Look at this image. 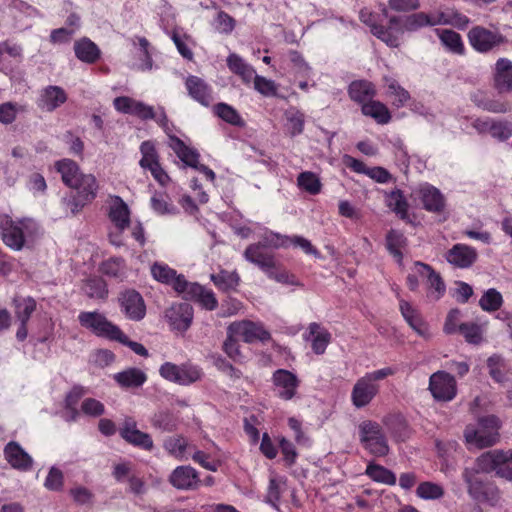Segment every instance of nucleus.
Here are the masks:
<instances>
[{
    "label": "nucleus",
    "instance_id": "nucleus-1",
    "mask_svg": "<svg viewBox=\"0 0 512 512\" xmlns=\"http://www.w3.org/2000/svg\"><path fill=\"white\" fill-rule=\"evenodd\" d=\"M40 234V226L29 217L12 218L0 214V237L3 243L14 251H21L32 245Z\"/></svg>",
    "mask_w": 512,
    "mask_h": 512
},
{
    "label": "nucleus",
    "instance_id": "nucleus-2",
    "mask_svg": "<svg viewBox=\"0 0 512 512\" xmlns=\"http://www.w3.org/2000/svg\"><path fill=\"white\" fill-rule=\"evenodd\" d=\"M431 26L430 14L417 12L406 17L392 16L388 22V31L377 29L378 39L389 47H399L405 32H416L421 28Z\"/></svg>",
    "mask_w": 512,
    "mask_h": 512
},
{
    "label": "nucleus",
    "instance_id": "nucleus-3",
    "mask_svg": "<svg viewBox=\"0 0 512 512\" xmlns=\"http://www.w3.org/2000/svg\"><path fill=\"white\" fill-rule=\"evenodd\" d=\"M477 458L473 467H465L462 471V478L467 487L468 495L476 502L495 506L501 499V493L493 482L484 481L480 474Z\"/></svg>",
    "mask_w": 512,
    "mask_h": 512
},
{
    "label": "nucleus",
    "instance_id": "nucleus-4",
    "mask_svg": "<svg viewBox=\"0 0 512 512\" xmlns=\"http://www.w3.org/2000/svg\"><path fill=\"white\" fill-rule=\"evenodd\" d=\"M501 423L495 415L478 419L477 424H469L464 430V439L469 448L483 449L498 442Z\"/></svg>",
    "mask_w": 512,
    "mask_h": 512
},
{
    "label": "nucleus",
    "instance_id": "nucleus-5",
    "mask_svg": "<svg viewBox=\"0 0 512 512\" xmlns=\"http://www.w3.org/2000/svg\"><path fill=\"white\" fill-rule=\"evenodd\" d=\"M391 367L368 372L357 379L352 391L351 402L357 409L368 406L380 391L379 381L394 374Z\"/></svg>",
    "mask_w": 512,
    "mask_h": 512
},
{
    "label": "nucleus",
    "instance_id": "nucleus-6",
    "mask_svg": "<svg viewBox=\"0 0 512 512\" xmlns=\"http://www.w3.org/2000/svg\"><path fill=\"white\" fill-rule=\"evenodd\" d=\"M477 463L483 474L494 473L497 477L512 482V449H495L482 453Z\"/></svg>",
    "mask_w": 512,
    "mask_h": 512
},
{
    "label": "nucleus",
    "instance_id": "nucleus-7",
    "mask_svg": "<svg viewBox=\"0 0 512 512\" xmlns=\"http://www.w3.org/2000/svg\"><path fill=\"white\" fill-rule=\"evenodd\" d=\"M359 440L371 455L383 457L389 453V445L382 426L372 420H364L358 426Z\"/></svg>",
    "mask_w": 512,
    "mask_h": 512
},
{
    "label": "nucleus",
    "instance_id": "nucleus-8",
    "mask_svg": "<svg viewBox=\"0 0 512 512\" xmlns=\"http://www.w3.org/2000/svg\"><path fill=\"white\" fill-rule=\"evenodd\" d=\"M159 374L163 379L181 386L191 385L203 377L202 369L189 362L180 365L165 362L159 367Z\"/></svg>",
    "mask_w": 512,
    "mask_h": 512
},
{
    "label": "nucleus",
    "instance_id": "nucleus-9",
    "mask_svg": "<svg viewBox=\"0 0 512 512\" xmlns=\"http://www.w3.org/2000/svg\"><path fill=\"white\" fill-rule=\"evenodd\" d=\"M78 320L82 327L90 330L96 336L110 340H115L117 336H121L120 328L108 321L99 312H81L78 315Z\"/></svg>",
    "mask_w": 512,
    "mask_h": 512
},
{
    "label": "nucleus",
    "instance_id": "nucleus-10",
    "mask_svg": "<svg viewBox=\"0 0 512 512\" xmlns=\"http://www.w3.org/2000/svg\"><path fill=\"white\" fill-rule=\"evenodd\" d=\"M428 390L436 401L450 402L457 395V382L446 371H436L429 378Z\"/></svg>",
    "mask_w": 512,
    "mask_h": 512
},
{
    "label": "nucleus",
    "instance_id": "nucleus-11",
    "mask_svg": "<svg viewBox=\"0 0 512 512\" xmlns=\"http://www.w3.org/2000/svg\"><path fill=\"white\" fill-rule=\"evenodd\" d=\"M176 292L186 299L198 302L207 310H214L218 305L213 291L205 289L198 283L188 282L185 278H180L176 282Z\"/></svg>",
    "mask_w": 512,
    "mask_h": 512
},
{
    "label": "nucleus",
    "instance_id": "nucleus-12",
    "mask_svg": "<svg viewBox=\"0 0 512 512\" xmlns=\"http://www.w3.org/2000/svg\"><path fill=\"white\" fill-rule=\"evenodd\" d=\"M468 40L470 45L481 53L489 52L506 42L501 33L482 26L473 27L468 33Z\"/></svg>",
    "mask_w": 512,
    "mask_h": 512
},
{
    "label": "nucleus",
    "instance_id": "nucleus-13",
    "mask_svg": "<svg viewBox=\"0 0 512 512\" xmlns=\"http://www.w3.org/2000/svg\"><path fill=\"white\" fill-rule=\"evenodd\" d=\"M275 395L284 401L292 400L300 386L297 375L286 369H278L272 375Z\"/></svg>",
    "mask_w": 512,
    "mask_h": 512
},
{
    "label": "nucleus",
    "instance_id": "nucleus-14",
    "mask_svg": "<svg viewBox=\"0 0 512 512\" xmlns=\"http://www.w3.org/2000/svg\"><path fill=\"white\" fill-rule=\"evenodd\" d=\"M412 197L419 200L422 207L431 213H440L445 209V197L439 189L428 184H420L412 192Z\"/></svg>",
    "mask_w": 512,
    "mask_h": 512
},
{
    "label": "nucleus",
    "instance_id": "nucleus-15",
    "mask_svg": "<svg viewBox=\"0 0 512 512\" xmlns=\"http://www.w3.org/2000/svg\"><path fill=\"white\" fill-rule=\"evenodd\" d=\"M416 273L424 281L427 290V298L432 301H438L446 292V285L440 276L430 265L423 262H416Z\"/></svg>",
    "mask_w": 512,
    "mask_h": 512
},
{
    "label": "nucleus",
    "instance_id": "nucleus-16",
    "mask_svg": "<svg viewBox=\"0 0 512 512\" xmlns=\"http://www.w3.org/2000/svg\"><path fill=\"white\" fill-rule=\"evenodd\" d=\"M231 333H237L238 336L246 343L256 341L266 342L270 340L271 335L264 325L260 322H252L249 320L235 321L230 324Z\"/></svg>",
    "mask_w": 512,
    "mask_h": 512
},
{
    "label": "nucleus",
    "instance_id": "nucleus-17",
    "mask_svg": "<svg viewBox=\"0 0 512 512\" xmlns=\"http://www.w3.org/2000/svg\"><path fill=\"white\" fill-rule=\"evenodd\" d=\"M71 188L77 191V198L73 201L71 208L72 213L75 214L96 197L98 183L94 175L83 174Z\"/></svg>",
    "mask_w": 512,
    "mask_h": 512
},
{
    "label": "nucleus",
    "instance_id": "nucleus-18",
    "mask_svg": "<svg viewBox=\"0 0 512 512\" xmlns=\"http://www.w3.org/2000/svg\"><path fill=\"white\" fill-rule=\"evenodd\" d=\"M120 436L129 444L139 447L146 451L153 449V440L148 433L142 432L137 428L136 421L127 417L124 419L119 430Z\"/></svg>",
    "mask_w": 512,
    "mask_h": 512
},
{
    "label": "nucleus",
    "instance_id": "nucleus-19",
    "mask_svg": "<svg viewBox=\"0 0 512 512\" xmlns=\"http://www.w3.org/2000/svg\"><path fill=\"white\" fill-rule=\"evenodd\" d=\"M446 261L454 268L468 269L477 261V250L463 243L453 245L444 255Z\"/></svg>",
    "mask_w": 512,
    "mask_h": 512
},
{
    "label": "nucleus",
    "instance_id": "nucleus-20",
    "mask_svg": "<svg viewBox=\"0 0 512 512\" xmlns=\"http://www.w3.org/2000/svg\"><path fill=\"white\" fill-rule=\"evenodd\" d=\"M121 311L127 318L134 321L142 320L146 314V306L140 293L126 290L119 297Z\"/></svg>",
    "mask_w": 512,
    "mask_h": 512
},
{
    "label": "nucleus",
    "instance_id": "nucleus-21",
    "mask_svg": "<svg viewBox=\"0 0 512 512\" xmlns=\"http://www.w3.org/2000/svg\"><path fill=\"white\" fill-rule=\"evenodd\" d=\"M113 105L118 112L134 115L142 120L153 119L155 117L152 106L127 96L116 97L113 101Z\"/></svg>",
    "mask_w": 512,
    "mask_h": 512
},
{
    "label": "nucleus",
    "instance_id": "nucleus-22",
    "mask_svg": "<svg viewBox=\"0 0 512 512\" xmlns=\"http://www.w3.org/2000/svg\"><path fill=\"white\" fill-rule=\"evenodd\" d=\"M305 341L309 342L312 351L317 355L325 353L327 346L331 342V333L322 325L312 322L308 325L306 332L303 334Z\"/></svg>",
    "mask_w": 512,
    "mask_h": 512
},
{
    "label": "nucleus",
    "instance_id": "nucleus-23",
    "mask_svg": "<svg viewBox=\"0 0 512 512\" xmlns=\"http://www.w3.org/2000/svg\"><path fill=\"white\" fill-rule=\"evenodd\" d=\"M166 317L173 329L185 331L192 323L193 308L188 303H176L167 310Z\"/></svg>",
    "mask_w": 512,
    "mask_h": 512
},
{
    "label": "nucleus",
    "instance_id": "nucleus-24",
    "mask_svg": "<svg viewBox=\"0 0 512 512\" xmlns=\"http://www.w3.org/2000/svg\"><path fill=\"white\" fill-rule=\"evenodd\" d=\"M245 259L258 266L264 273L276 267L273 253L259 243L249 245L244 252Z\"/></svg>",
    "mask_w": 512,
    "mask_h": 512
},
{
    "label": "nucleus",
    "instance_id": "nucleus-25",
    "mask_svg": "<svg viewBox=\"0 0 512 512\" xmlns=\"http://www.w3.org/2000/svg\"><path fill=\"white\" fill-rule=\"evenodd\" d=\"M4 456L7 462L17 470L28 471L32 468V457L15 441L5 446Z\"/></svg>",
    "mask_w": 512,
    "mask_h": 512
},
{
    "label": "nucleus",
    "instance_id": "nucleus-26",
    "mask_svg": "<svg viewBox=\"0 0 512 512\" xmlns=\"http://www.w3.org/2000/svg\"><path fill=\"white\" fill-rule=\"evenodd\" d=\"M172 486L180 490L195 489L200 480L197 471L191 466H178L170 474Z\"/></svg>",
    "mask_w": 512,
    "mask_h": 512
},
{
    "label": "nucleus",
    "instance_id": "nucleus-27",
    "mask_svg": "<svg viewBox=\"0 0 512 512\" xmlns=\"http://www.w3.org/2000/svg\"><path fill=\"white\" fill-rule=\"evenodd\" d=\"M400 311L408 325L420 336L425 339L431 336L428 324L423 320L421 314L409 302L400 301Z\"/></svg>",
    "mask_w": 512,
    "mask_h": 512
},
{
    "label": "nucleus",
    "instance_id": "nucleus-28",
    "mask_svg": "<svg viewBox=\"0 0 512 512\" xmlns=\"http://www.w3.org/2000/svg\"><path fill=\"white\" fill-rule=\"evenodd\" d=\"M431 26L451 25L458 29H465L470 23L469 18L455 8L430 13Z\"/></svg>",
    "mask_w": 512,
    "mask_h": 512
},
{
    "label": "nucleus",
    "instance_id": "nucleus-29",
    "mask_svg": "<svg viewBox=\"0 0 512 512\" xmlns=\"http://www.w3.org/2000/svg\"><path fill=\"white\" fill-rule=\"evenodd\" d=\"M185 86L189 96L201 105L208 106L212 102V89L202 78L189 75Z\"/></svg>",
    "mask_w": 512,
    "mask_h": 512
},
{
    "label": "nucleus",
    "instance_id": "nucleus-30",
    "mask_svg": "<svg viewBox=\"0 0 512 512\" xmlns=\"http://www.w3.org/2000/svg\"><path fill=\"white\" fill-rule=\"evenodd\" d=\"M494 86L500 93L512 91V61L500 58L494 66Z\"/></svg>",
    "mask_w": 512,
    "mask_h": 512
},
{
    "label": "nucleus",
    "instance_id": "nucleus-31",
    "mask_svg": "<svg viewBox=\"0 0 512 512\" xmlns=\"http://www.w3.org/2000/svg\"><path fill=\"white\" fill-rule=\"evenodd\" d=\"M109 218L120 232L130 224L129 207L119 196H115L111 200Z\"/></svg>",
    "mask_w": 512,
    "mask_h": 512
},
{
    "label": "nucleus",
    "instance_id": "nucleus-32",
    "mask_svg": "<svg viewBox=\"0 0 512 512\" xmlns=\"http://www.w3.org/2000/svg\"><path fill=\"white\" fill-rule=\"evenodd\" d=\"M113 379L123 389L139 388L147 381V375L139 368L130 367L115 373Z\"/></svg>",
    "mask_w": 512,
    "mask_h": 512
},
{
    "label": "nucleus",
    "instance_id": "nucleus-33",
    "mask_svg": "<svg viewBox=\"0 0 512 512\" xmlns=\"http://www.w3.org/2000/svg\"><path fill=\"white\" fill-rule=\"evenodd\" d=\"M163 447L169 455L180 461L188 460L194 449V446L183 436L167 438L163 443Z\"/></svg>",
    "mask_w": 512,
    "mask_h": 512
},
{
    "label": "nucleus",
    "instance_id": "nucleus-34",
    "mask_svg": "<svg viewBox=\"0 0 512 512\" xmlns=\"http://www.w3.org/2000/svg\"><path fill=\"white\" fill-rule=\"evenodd\" d=\"M350 98L361 107L376 96L375 85L367 80L353 81L348 88Z\"/></svg>",
    "mask_w": 512,
    "mask_h": 512
},
{
    "label": "nucleus",
    "instance_id": "nucleus-35",
    "mask_svg": "<svg viewBox=\"0 0 512 512\" xmlns=\"http://www.w3.org/2000/svg\"><path fill=\"white\" fill-rule=\"evenodd\" d=\"M169 146L185 165L197 168L199 154L195 149L187 146L181 139L172 135H169Z\"/></svg>",
    "mask_w": 512,
    "mask_h": 512
},
{
    "label": "nucleus",
    "instance_id": "nucleus-36",
    "mask_svg": "<svg viewBox=\"0 0 512 512\" xmlns=\"http://www.w3.org/2000/svg\"><path fill=\"white\" fill-rule=\"evenodd\" d=\"M65 91L58 86H49L43 90L38 105L46 111H53L66 101Z\"/></svg>",
    "mask_w": 512,
    "mask_h": 512
},
{
    "label": "nucleus",
    "instance_id": "nucleus-37",
    "mask_svg": "<svg viewBox=\"0 0 512 512\" xmlns=\"http://www.w3.org/2000/svg\"><path fill=\"white\" fill-rule=\"evenodd\" d=\"M383 80L386 87L385 95L392 100V104L396 108L407 105L410 100L409 92L392 77L385 76Z\"/></svg>",
    "mask_w": 512,
    "mask_h": 512
},
{
    "label": "nucleus",
    "instance_id": "nucleus-38",
    "mask_svg": "<svg viewBox=\"0 0 512 512\" xmlns=\"http://www.w3.org/2000/svg\"><path fill=\"white\" fill-rule=\"evenodd\" d=\"M54 166L57 172L61 175L63 183L70 188L75 186L77 179L83 175L80 172L78 164L71 159H61L55 162Z\"/></svg>",
    "mask_w": 512,
    "mask_h": 512
},
{
    "label": "nucleus",
    "instance_id": "nucleus-39",
    "mask_svg": "<svg viewBox=\"0 0 512 512\" xmlns=\"http://www.w3.org/2000/svg\"><path fill=\"white\" fill-rule=\"evenodd\" d=\"M361 112L381 125L388 124L391 120V113L388 107L384 103L374 100V98L363 104Z\"/></svg>",
    "mask_w": 512,
    "mask_h": 512
},
{
    "label": "nucleus",
    "instance_id": "nucleus-40",
    "mask_svg": "<svg viewBox=\"0 0 512 512\" xmlns=\"http://www.w3.org/2000/svg\"><path fill=\"white\" fill-rule=\"evenodd\" d=\"M226 62L230 71L241 77L244 83L249 84L252 82L256 72L242 57L231 53L227 57Z\"/></svg>",
    "mask_w": 512,
    "mask_h": 512
},
{
    "label": "nucleus",
    "instance_id": "nucleus-41",
    "mask_svg": "<svg viewBox=\"0 0 512 512\" xmlns=\"http://www.w3.org/2000/svg\"><path fill=\"white\" fill-rule=\"evenodd\" d=\"M441 44L445 49L453 54L462 55L465 51V46L461 35L450 29H435Z\"/></svg>",
    "mask_w": 512,
    "mask_h": 512
},
{
    "label": "nucleus",
    "instance_id": "nucleus-42",
    "mask_svg": "<svg viewBox=\"0 0 512 512\" xmlns=\"http://www.w3.org/2000/svg\"><path fill=\"white\" fill-rule=\"evenodd\" d=\"M76 57L85 63H94L100 57V50L97 45L88 38L76 41L74 44Z\"/></svg>",
    "mask_w": 512,
    "mask_h": 512
},
{
    "label": "nucleus",
    "instance_id": "nucleus-43",
    "mask_svg": "<svg viewBox=\"0 0 512 512\" xmlns=\"http://www.w3.org/2000/svg\"><path fill=\"white\" fill-rule=\"evenodd\" d=\"M285 129L291 137L300 135L304 131L305 115L296 107H290L284 112Z\"/></svg>",
    "mask_w": 512,
    "mask_h": 512
},
{
    "label": "nucleus",
    "instance_id": "nucleus-44",
    "mask_svg": "<svg viewBox=\"0 0 512 512\" xmlns=\"http://www.w3.org/2000/svg\"><path fill=\"white\" fill-rule=\"evenodd\" d=\"M386 205L402 220H408V203L399 189H395L386 194Z\"/></svg>",
    "mask_w": 512,
    "mask_h": 512
},
{
    "label": "nucleus",
    "instance_id": "nucleus-45",
    "mask_svg": "<svg viewBox=\"0 0 512 512\" xmlns=\"http://www.w3.org/2000/svg\"><path fill=\"white\" fill-rule=\"evenodd\" d=\"M406 245L407 239L402 232L392 229L387 233L386 247L400 265L403 262L402 249Z\"/></svg>",
    "mask_w": 512,
    "mask_h": 512
},
{
    "label": "nucleus",
    "instance_id": "nucleus-46",
    "mask_svg": "<svg viewBox=\"0 0 512 512\" xmlns=\"http://www.w3.org/2000/svg\"><path fill=\"white\" fill-rule=\"evenodd\" d=\"M151 274L153 278L159 282L170 284L176 291V282L180 278H185L183 275H177L176 271L164 263H155L151 267Z\"/></svg>",
    "mask_w": 512,
    "mask_h": 512
},
{
    "label": "nucleus",
    "instance_id": "nucleus-47",
    "mask_svg": "<svg viewBox=\"0 0 512 512\" xmlns=\"http://www.w3.org/2000/svg\"><path fill=\"white\" fill-rule=\"evenodd\" d=\"M365 473L373 481L382 484L395 485L397 481L396 475L391 470L375 463H369Z\"/></svg>",
    "mask_w": 512,
    "mask_h": 512
},
{
    "label": "nucleus",
    "instance_id": "nucleus-48",
    "mask_svg": "<svg viewBox=\"0 0 512 512\" xmlns=\"http://www.w3.org/2000/svg\"><path fill=\"white\" fill-rule=\"evenodd\" d=\"M297 185L301 190L311 195L319 194L322 189L319 176L311 171L301 172L297 177Z\"/></svg>",
    "mask_w": 512,
    "mask_h": 512
},
{
    "label": "nucleus",
    "instance_id": "nucleus-49",
    "mask_svg": "<svg viewBox=\"0 0 512 512\" xmlns=\"http://www.w3.org/2000/svg\"><path fill=\"white\" fill-rule=\"evenodd\" d=\"M503 305L502 294L495 288L486 290L479 300V306L486 312H494Z\"/></svg>",
    "mask_w": 512,
    "mask_h": 512
},
{
    "label": "nucleus",
    "instance_id": "nucleus-50",
    "mask_svg": "<svg viewBox=\"0 0 512 512\" xmlns=\"http://www.w3.org/2000/svg\"><path fill=\"white\" fill-rule=\"evenodd\" d=\"M290 236L282 235L274 231L265 229L262 235L261 241L258 242L263 245L266 249H278L289 247Z\"/></svg>",
    "mask_w": 512,
    "mask_h": 512
},
{
    "label": "nucleus",
    "instance_id": "nucleus-51",
    "mask_svg": "<svg viewBox=\"0 0 512 512\" xmlns=\"http://www.w3.org/2000/svg\"><path fill=\"white\" fill-rule=\"evenodd\" d=\"M239 339H241L237 333H231L230 325L227 328V337L223 343V350L229 358L235 362H241L244 357L240 350Z\"/></svg>",
    "mask_w": 512,
    "mask_h": 512
},
{
    "label": "nucleus",
    "instance_id": "nucleus-52",
    "mask_svg": "<svg viewBox=\"0 0 512 512\" xmlns=\"http://www.w3.org/2000/svg\"><path fill=\"white\" fill-rule=\"evenodd\" d=\"M100 270L106 276L122 278L126 272L125 261L120 257H111L102 262Z\"/></svg>",
    "mask_w": 512,
    "mask_h": 512
},
{
    "label": "nucleus",
    "instance_id": "nucleus-53",
    "mask_svg": "<svg viewBox=\"0 0 512 512\" xmlns=\"http://www.w3.org/2000/svg\"><path fill=\"white\" fill-rule=\"evenodd\" d=\"M211 280L218 289L223 291L235 289L239 283V277L237 273L225 270H222L217 274H212Z\"/></svg>",
    "mask_w": 512,
    "mask_h": 512
},
{
    "label": "nucleus",
    "instance_id": "nucleus-54",
    "mask_svg": "<svg viewBox=\"0 0 512 512\" xmlns=\"http://www.w3.org/2000/svg\"><path fill=\"white\" fill-rule=\"evenodd\" d=\"M14 304L17 319L22 323H27L36 309L35 300L31 297L17 298L14 300Z\"/></svg>",
    "mask_w": 512,
    "mask_h": 512
},
{
    "label": "nucleus",
    "instance_id": "nucleus-55",
    "mask_svg": "<svg viewBox=\"0 0 512 512\" xmlns=\"http://www.w3.org/2000/svg\"><path fill=\"white\" fill-rule=\"evenodd\" d=\"M142 157L139 161L141 168L149 170L159 164L158 155L151 141H144L140 146Z\"/></svg>",
    "mask_w": 512,
    "mask_h": 512
},
{
    "label": "nucleus",
    "instance_id": "nucleus-56",
    "mask_svg": "<svg viewBox=\"0 0 512 512\" xmlns=\"http://www.w3.org/2000/svg\"><path fill=\"white\" fill-rule=\"evenodd\" d=\"M214 111L218 117L227 123L239 127L244 126L242 117L232 106L226 103H219L215 106Z\"/></svg>",
    "mask_w": 512,
    "mask_h": 512
},
{
    "label": "nucleus",
    "instance_id": "nucleus-57",
    "mask_svg": "<svg viewBox=\"0 0 512 512\" xmlns=\"http://www.w3.org/2000/svg\"><path fill=\"white\" fill-rule=\"evenodd\" d=\"M416 494L424 500H437L443 497L444 489L437 483L426 481L419 484Z\"/></svg>",
    "mask_w": 512,
    "mask_h": 512
},
{
    "label": "nucleus",
    "instance_id": "nucleus-58",
    "mask_svg": "<svg viewBox=\"0 0 512 512\" xmlns=\"http://www.w3.org/2000/svg\"><path fill=\"white\" fill-rule=\"evenodd\" d=\"M152 426L165 432H172L177 428L176 418L168 412L156 413L151 419Z\"/></svg>",
    "mask_w": 512,
    "mask_h": 512
},
{
    "label": "nucleus",
    "instance_id": "nucleus-59",
    "mask_svg": "<svg viewBox=\"0 0 512 512\" xmlns=\"http://www.w3.org/2000/svg\"><path fill=\"white\" fill-rule=\"evenodd\" d=\"M83 291L90 298L102 299L107 295L106 283L101 278L88 279L83 285Z\"/></svg>",
    "mask_w": 512,
    "mask_h": 512
},
{
    "label": "nucleus",
    "instance_id": "nucleus-60",
    "mask_svg": "<svg viewBox=\"0 0 512 512\" xmlns=\"http://www.w3.org/2000/svg\"><path fill=\"white\" fill-rule=\"evenodd\" d=\"M487 367L489 370V375L494 381L498 383L505 381V361L500 355L495 354L489 357L487 360Z\"/></svg>",
    "mask_w": 512,
    "mask_h": 512
},
{
    "label": "nucleus",
    "instance_id": "nucleus-61",
    "mask_svg": "<svg viewBox=\"0 0 512 512\" xmlns=\"http://www.w3.org/2000/svg\"><path fill=\"white\" fill-rule=\"evenodd\" d=\"M286 487V481L282 477H272L267 492V502L277 508L281 494Z\"/></svg>",
    "mask_w": 512,
    "mask_h": 512
},
{
    "label": "nucleus",
    "instance_id": "nucleus-62",
    "mask_svg": "<svg viewBox=\"0 0 512 512\" xmlns=\"http://www.w3.org/2000/svg\"><path fill=\"white\" fill-rule=\"evenodd\" d=\"M151 208L159 215H173L177 213L176 207L167 201L163 194L155 193L150 200Z\"/></svg>",
    "mask_w": 512,
    "mask_h": 512
},
{
    "label": "nucleus",
    "instance_id": "nucleus-63",
    "mask_svg": "<svg viewBox=\"0 0 512 512\" xmlns=\"http://www.w3.org/2000/svg\"><path fill=\"white\" fill-rule=\"evenodd\" d=\"M491 136L499 141H505L512 136V120L493 119Z\"/></svg>",
    "mask_w": 512,
    "mask_h": 512
},
{
    "label": "nucleus",
    "instance_id": "nucleus-64",
    "mask_svg": "<svg viewBox=\"0 0 512 512\" xmlns=\"http://www.w3.org/2000/svg\"><path fill=\"white\" fill-rule=\"evenodd\" d=\"M86 389L82 386H74L66 395L65 406L72 414V418L75 419L79 415V411L76 409L78 401L86 394Z\"/></svg>",
    "mask_w": 512,
    "mask_h": 512
}]
</instances>
